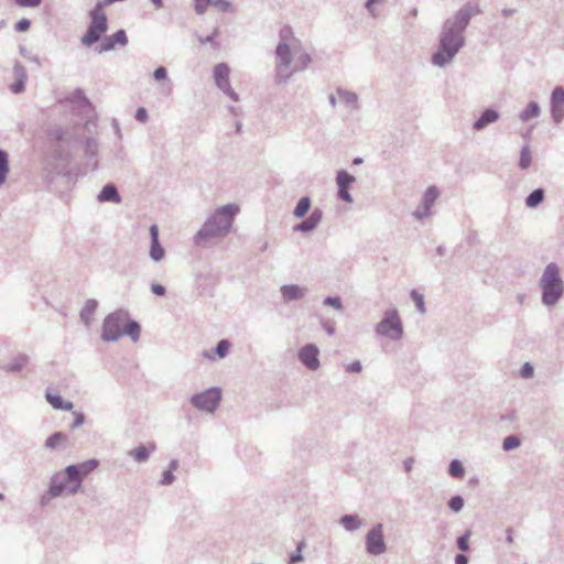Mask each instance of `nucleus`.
Listing matches in <instances>:
<instances>
[{
  "label": "nucleus",
  "mask_w": 564,
  "mask_h": 564,
  "mask_svg": "<svg viewBox=\"0 0 564 564\" xmlns=\"http://www.w3.org/2000/svg\"><path fill=\"white\" fill-rule=\"evenodd\" d=\"M221 400V391L219 388H208L202 392L195 393L191 397L192 405L207 413H214Z\"/></svg>",
  "instance_id": "nucleus-8"
},
{
  "label": "nucleus",
  "mask_w": 564,
  "mask_h": 564,
  "mask_svg": "<svg viewBox=\"0 0 564 564\" xmlns=\"http://www.w3.org/2000/svg\"><path fill=\"white\" fill-rule=\"evenodd\" d=\"M467 563H468V558L463 554H459L455 557V564H467Z\"/></svg>",
  "instance_id": "nucleus-57"
},
{
  "label": "nucleus",
  "mask_w": 564,
  "mask_h": 564,
  "mask_svg": "<svg viewBox=\"0 0 564 564\" xmlns=\"http://www.w3.org/2000/svg\"><path fill=\"white\" fill-rule=\"evenodd\" d=\"M239 212L240 207L235 203L216 208L194 235V246L203 249L210 248L218 240L225 238L231 231L234 220Z\"/></svg>",
  "instance_id": "nucleus-2"
},
{
  "label": "nucleus",
  "mask_w": 564,
  "mask_h": 564,
  "mask_svg": "<svg viewBox=\"0 0 564 564\" xmlns=\"http://www.w3.org/2000/svg\"><path fill=\"white\" fill-rule=\"evenodd\" d=\"M151 2L153 3V6L155 7V9H161L163 8V0H151Z\"/></svg>",
  "instance_id": "nucleus-61"
},
{
  "label": "nucleus",
  "mask_w": 564,
  "mask_h": 564,
  "mask_svg": "<svg viewBox=\"0 0 564 564\" xmlns=\"http://www.w3.org/2000/svg\"><path fill=\"white\" fill-rule=\"evenodd\" d=\"M90 22L85 34L80 37V43L90 47L100 40H102V35L108 30V18L102 10V3H97L89 11Z\"/></svg>",
  "instance_id": "nucleus-6"
},
{
  "label": "nucleus",
  "mask_w": 564,
  "mask_h": 564,
  "mask_svg": "<svg viewBox=\"0 0 564 564\" xmlns=\"http://www.w3.org/2000/svg\"><path fill=\"white\" fill-rule=\"evenodd\" d=\"M98 307V302L94 299H90L86 301L85 305L83 306L79 316L80 319L86 324L89 325L94 314L96 313Z\"/></svg>",
  "instance_id": "nucleus-19"
},
{
  "label": "nucleus",
  "mask_w": 564,
  "mask_h": 564,
  "mask_svg": "<svg viewBox=\"0 0 564 564\" xmlns=\"http://www.w3.org/2000/svg\"><path fill=\"white\" fill-rule=\"evenodd\" d=\"M321 219H322V212H318V209H316L315 212H312V215L306 220H304L301 225H299L295 229L302 230V231H310L317 226V224L321 221Z\"/></svg>",
  "instance_id": "nucleus-22"
},
{
  "label": "nucleus",
  "mask_w": 564,
  "mask_h": 564,
  "mask_svg": "<svg viewBox=\"0 0 564 564\" xmlns=\"http://www.w3.org/2000/svg\"><path fill=\"white\" fill-rule=\"evenodd\" d=\"M73 409V403L70 401H63L62 406L58 410L69 411Z\"/></svg>",
  "instance_id": "nucleus-58"
},
{
  "label": "nucleus",
  "mask_w": 564,
  "mask_h": 564,
  "mask_svg": "<svg viewBox=\"0 0 564 564\" xmlns=\"http://www.w3.org/2000/svg\"><path fill=\"white\" fill-rule=\"evenodd\" d=\"M178 467V462L176 459H172L169 464V469L171 471H174Z\"/></svg>",
  "instance_id": "nucleus-59"
},
{
  "label": "nucleus",
  "mask_w": 564,
  "mask_h": 564,
  "mask_svg": "<svg viewBox=\"0 0 564 564\" xmlns=\"http://www.w3.org/2000/svg\"><path fill=\"white\" fill-rule=\"evenodd\" d=\"M543 302L553 305L563 292V284L558 278V270L555 264H549L542 276Z\"/></svg>",
  "instance_id": "nucleus-7"
},
{
  "label": "nucleus",
  "mask_w": 564,
  "mask_h": 564,
  "mask_svg": "<svg viewBox=\"0 0 564 564\" xmlns=\"http://www.w3.org/2000/svg\"><path fill=\"white\" fill-rule=\"evenodd\" d=\"M151 291L153 294H155L158 296H164L166 293V289L163 285L158 284V283L151 284Z\"/></svg>",
  "instance_id": "nucleus-49"
},
{
  "label": "nucleus",
  "mask_w": 564,
  "mask_h": 564,
  "mask_svg": "<svg viewBox=\"0 0 564 564\" xmlns=\"http://www.w3.org/2000/svg\"><path fill=\"white\" fill-rule=\"evenodd\" d=\"M15 3L23 8H36L42 3V0H14Z\"/></svg>",
  "instance_id": "nucleus-46"
},
{
  "label": "nucleus",
  "mask_w": 564,
  "mask_h": 564,
  "mask_svg": "<svg viewBox=\"0 0 564 564\" xmlns=\"http://www.w3.org/2000/svg\"><path fill=\"white\" fill-rule=\"evenodd\" d=\"M30 26L31 21L26 18H23L15 23L14 29L18 32H26L30 29Z\"/></svg>",
  "instance_id": "nucleus-44"
},
{
  "label": "nucleus",
  "mask_w": 564,
  "mask_h": 564,
  "mask_svg": "<svg viewBox=\"0 0 564 564\" xmlns=\"http://www.w3.org/2000/svg\"><path fill=\"white\" fill-rule=\"evenodd\" d=\"M135 119L140 122H145L148 119V111L144 107H139L135 112Z\"/></svg>",
  "instance_id": "nucleus-51"
},
{
  "label": "nucleus",
  "mask_w": 564,
  "mask_h": 564,
  "mask_svg": "<svg viewBox=\"0 0 564 564\" xmlns=\"http://www.w3.org/2000/svg\"><path fill=\"white\" fill-rule=\"evenodd\" d=\"M212 3V0H195V12L197 14H204L206 12L207 7Z\"/></svg>",
  "instance_id": "nucleus-42"
},
{
  "label": "nucleus",
  "mask_w": 564,
  "mask_h": 564,
  "mask_svg": "<svg viewBox=\"0 0 564 564\" xmlns=\"http://www.w3.org/2000/svg\"><path fill=\"white\" fill-rule=\"evenodd\" d=\"M379 0H368V8H371L376 2H378Z\"/></svg>",
  "instance_id": "nucleus-63"
},
{
  "label": "nucleus",
  "mask_w": 564,
  "mask_h": 564,
  "mask_svg": "<svg viewBox=\"0 0 564 564\" xmlns=\"http://www.w3.org/2000/svg\"><path fill=\"white\" fill-rule=\"evenodd\" d=\"M479 10L470 4L460 8L453 19L446 20L443 25V34L438 51L433 55L434 65H443L449 62L464 44L463 32L473 15Z\"/></svg>",
  "instance_id": "nucleus-1"
},
{
  "label": "nucleus",
  "mask_w": 564,
  "mask_h": 564,
  "mask_svg": "<svg viewBox=\"0 0 564 564\" xmlns=\"http://www.w3.org/2000/svg\"><path fill=\"white\" fill-rule=\"evenodd\" d=\"M551 105H553V117L555 120H560L563 117L562 108L564 106V89L556 87L553 89V96H551Z\"/></svg>",
  "instance_id": "nucleus-18"
},
{
  "label": "nucleus",
  "mask_w": 564,
  "mask_h": 564,
  "mask_svg": "<svg viewBox=\"0 0 564 564\" xmlns=\"http://www.w3.org/2000/svg\"><path fill=\"white\" fill-rule=\"evenodd\" d=\"M98 466L99 460L96 458L66 466L64 475L56 473L51 477L47 494L51 497H61L65 492L76 495L82 488L84 478Z\"/></svg>",
  "instance_id": "nucleus-3"
},
{
  "label": "nucleus",
  "mask_w": 564,
  "mask_h": 564,
  "mask_svg": "<svg viewBox=\"0 0 564 564\" xmlns=\"http://www.w3.org/2000/svg\"><path fill=\"white\" fill-rule=\"evenodd\" d=\"M66 131L63 128H55L51 131L50 135L57 141L64 139Z\"/></svg>",
  "instance_id": "nucleus-50"
},
{
  "label": "nucleus",
  "mask_w": 564,
  "mask_h": 564,
  "mask_svg": "<svg viewBox=\"0 0 564 564\" xmlns=\"http://www.w3.org/2000/svg\"><path fill=\"white\" fill-rule=\"evenodd\" d=\"M229 66L226 63H219L214 67V79L216 86L223 90L232 101H238V94L229 84Z\"/></svg>",
  "instance_id": "nucleus-10"
},
{
  "label": "nucleus",
  "mask_w": 564,
  "mask_h": 564,
  "mask_svg": "<svg viewBox=\"0 0 564 564\" xmlns=\"http://www.w3.org/2000/svg\"><path fill=\"white\" fill-rule=\"evenodd\" d=\"M210 6H214L221 12H229L231 10V3L227 0H212Z\"/></svg>",
  "instance_id": "nucleus-41"
},
{
  "label": "nucleus",
  "mask_w": 564,
  "mask_h": 564,
  "mask_svg": "<svg viewBox=\"0 0 564 564\" xmlns=\"http://www.w3.org/2000/svg\"><path fill=\"white\" fill-rule=\"evenodd\" d=\"M540 115V108L535 101H530L527 108L521 112L520 118L522 121H528Z\"/></svg>",
  "instance_id": "nucleus-27"
},
{
  "label": "nucleus",
  "mask_w": 564,
  "mask_h": 564,
  "mask_svg": "<svg viewBox=\"0 0 564 564\" xmlns=\"http://www.w3.org/2000/svg\"><path fill=\"white\" fill-rule=\"evenodd\" d=\"M448 473L454 478H462L464 476V467L460 462L454 459L451 462Z\"/></svg>",
  "instance_id": "nucleus-34"
},
{
  "label": "nucleus",
  "mask_w": 564,
  "mask_h": 564,
  "mask_svg": "<svg viewBox=\"0 0 564 564\" xmlns=\"http://www.w3.org/2000/svg\"><path fill=\"white\" fill-rule=\"evenodd\" d=\"M13 75L15 80L10 86V90L13 94H21L25 90L28 74L25 67L20 62H15V64L13 65Z\"/></svg>",
  "instance_id": "nucleus-15"
},
{
  "label": "nucleus",
  "mask_w": 564,
  "mask_h": 564,
  "mask_svg": "<svg viewBox=\"0 0 564 564\" xmlns=\"http://www.w3.org/2000/svg\"><path fill=\"white\" fill-rule=\"evenodd\" d=\"M463 506H464V500L459 496L452 497L448 502L449 509L453 510L454 512L460 511Z\"/></svg>",
  "instance_id": "nucleus-40"
},
{
  "label": "nucleus",
  "mask_w": 564,
  "mask_h": 564,
  "mask_svg": "<svg viewBox=\"0 0 564 564\" xmlns=\"http://www.w3.org/2000/svg\"><path fill=\"white\" fill-rule=\"evenodd\" d=\"M362 369L361 365L359 361H355V362H351L349 364L347 367H346V370L348 372H360Z\"/></svg>",
  "instance_id": "nucleus-53"
},
{
  "label": "nucleus",
  "mask_w": 564,
  "mask_h": 564,
  "mask_svg": "<svg viewBox=\"0 0 564 564\" xmlns=\"http://www.w3.org/2000/svg\"><path fill=\"white\" fill-rule=\"evenodd\" d=\"M46 400L56 410H58L62 406V403L64 401V399L59 394H52L50 392H46Z\"/></svg>",
  "instance_id": "nucleus-37"
},
{
  "label": "nucleus",
  "mask_w": 564,
  "mask_h": 564,
  "mask_svg": "<svg viewBox=\"0 0 564 564\" xmlns=\"http://www.w3.org/2000/svg\"><path fill=\"white\" fill-rule=\"evenodd\" d=\"M72 101H80L84 105L89 104L88 98L85 96L83 89L80 88L75 89V91L73 93Z\"/></svg>",
  "instance_id": "nucleus-45"
},
{
  "label": "nucleus",
  "mask_w": 564,
  "mask_h": 564,
  "mask_svg": "<svg viewBox=\"0 0 564 564\" xmlns=\"http://www.w3.org/2000/svg\"><path fill=\"white\" fill-rule=\"evenodd\" d=\"M218 34H219V31L216 28V29H214L212 34H209L208 36L203 37V36L198 35L197 40L200 44H212L216 47L218 44L215 42V39L218 36Z\"/></svg>",
  "instance_id": "nucleus-36"
},
{
  "label": "nucleus",
  "mask_w": 564,
  "mask_h": 564,
  "mask_svg": "<svg viewBox=\"0 0 564 564\" xmlns=\"http://www.w3.org/2000/svg\"><path fill=\"white\" fill-rule=\"evenodd\" d=\"M532 163V153L528 147H523L520 151L519 166L528 169Z\"/></svg>",
  "instance_id": "nucleus-31"
},
{
  "label": "nucleus",
  "mask_w": 564,
  "mask_h": 564,
  "mask_svg": "<svg viewBox=\"0 0 564 564\" xmlns=\"http://www.w3.org/2000/svg\"><path fill=\"white\" fill-rule=\"evenodd\" d=\"M340 523L347 529V530H355L359 527L360 522L357 517L354 516H345L340 519Z\"/></svg>",
  "instance_id": "nucleus-35"
},
{
  "label": "nucleus",
  "mask_w": 564,
  "mask_h": 564,
  "mask_svg": "<svg viewBox=\"0 0 564 564\" xmlns=\"http://www.w3.org/2000/svg\"><path fill=\"white\" fill-rule=\"evenodd\" d=\"M10 173L9 154L0 148V187L7 182Z\"/></svg>",
  "instance_id": "nucleus-21"
},
{
  "label": "nucleus",
  "mask_w": 564,
  "mask_h": 564,
  "mask_svg": "<svg viewBox=\"0 0 564 564\" xmlns=\"http://www.w3.org/2000/svg\"><path fill=\"white\" fill-rule=\"evenodd\" d=\"M174 478L175 477L173 475V471L166 469L162 473V478L160 480V484L163 486L171 485L174 481Z\"/></svg>",
  "instance_id": "nucleus-47"
},
{
  "label": "nucleus",
  "mask_w": 564,
  "mask_h": 564,
  "mask_svg": "<svg viewBox=\"0 0 564 564\" xmlns=\"http://www.w3.org/2000/svg\"><path fill=\"white\" fill-rule=\"evenodd\" d=\"M97 199L100 203H121V196L118 192L117 186L113 183L106 184L97 195Z\"/></svg>",
  "instance_id": "nucleus-17"
},
{
  "label": "nucleus",
  "mask_w": 564,
  "mask_h": 564,
  "mask_svg": "<svg viewBox=\"0 0 564 564\" xmlns=\"http://www.w3.org/2000/svg\"><path fill=\"white\" fill-rule=\"evenodd\" d=\"M520 442L516 436H509L503 442V448L506 451L514 449L519 446Z\"/></svg>",
  "instance_id": "nucleus-43"
},
{
  "label": "nucleus",
  "mask_w": 564,
  "mask_h": 564,
  "mask_svg": "<svg viewBox=\"0 0 564 564\" xmlns=\"http://www.w3.org/2000/svg\"><path fill=\"white\" fill-rule=\"evenodd\" d=\"M141 326L130 318L124 310H117L108 314L101 327V339L106 343L117 341L123 335L130 337L133 343L140 339Z\"/></svg>",
  "instance_id": "nucleus-5"
},
{
  "label": "nucleus",
  "mask_w": 564,
  "mask_h": 564,
  "mask_svg": "<svg viewBox=\"0 0 564 564\" xmlns=\"http://www.w3.org/2000/svg\"><path fill=\"white\" fill-rule=\"evenodd\" d=\"M153 77L155 80H164L167 77V70L163 66H159L153 72Z\"/></svg>",
  "instance_id": "nucleus-48"
},
{
  "label": "nucleus",
  "mask_w": 564,
  "mask_h": 564,
  "mask_svg": "<svg viewBox=\"0 0 564 564\" xmlns=\"http://www.w3.org/2000/svg\"><path fill=\"white\" fill-rule=\"evenodd\" d=\"M52 498L47 492L41 497V505L45 506L47 503V500Z\"/></svg>",
  "instance_id": "nucleus-62"
},
{
  "label": "nucleus",
  "mask_w": 564,
  "mask_h": 564,
  "mask_svg": "<svg viewBox=\"0 0 564 564\" xmlns=\"http://www.w3.org/2000/svg\"><path fill=\"white\" fill-rule=\"evenodd\" d=\"M325 304H327V305H332V306H334L335 308H339V310H340V307H341V305H340V300H339L338 297H327V299L325 300Z\"/></svg>",
  "instance_id": "nucleus-54"
},
{
  "label": "nucleus",
  "mask_w": 564,
  "mask_h": 564,
  "mask_svg": "<svg viewBox=\"0 0 564 564\" xmlns=\"http://www.w3.org/2000/svg\"><path fill=\"white\" fill-rule=\"evenodd\" d=\"M84 421H85L84 413H82V412L75 413V420L72 423L70 427L72 429H77V427H79V426H82L84 424Z\"/></svg>",
  "instance_id": "nucleus-52"
},
{
  "label": "nucleus",
  "mask_w": 564,
  "mask_h": 564,
  "mask_svg": "<svg viewBox=\"0 0 564 564\" xmlns=\"http://www.w3.org/2000/svg\"><path fill=\"white\" fill-rule=\"evenodd\" d=\"M282 295L286 301L299 300L303 296V289L296 286V284H289L288 286H282Z\"/></svg>",
  "instance_id": "nucleus-25"
},
{
  "label": "nucleus",
  "mask_w": 564,
  "mask_h": 564,
  "mask_svg": "<svg viewBox=\"0 0 564 564\" xmlns=\"http://www.w3.org/2000/svg\"><path fill=\"white\" fill-rule=\"evenodd\" d=\"M377 333L391 339H400L403 334L401 319L397 311H388L384 318L378 323Z\"/></svg>",
  "instance_id": "nucleus-9"
},
{
  "label": "nucleus",
  "mask_w": 564,
  "mask_h": 564,
  "mask_svg": "<svg viewBox=\"0 0 564 564\" xmlns=\"http://www.w3.org/2000/svg\"><path fill=\"white\" fill-rule=\"evenodd\" d=\"M533 375V368L529 365V364H525L522 369H521V376L523 378H529Z\"/></svg>",
  "instance_id": "nucleus-55"
},
{
  "label": "nucleus",
  "mask_w": 564,
  "mask_h": 564,
  "mask_svg": "<svg viewBox=\"0 0 564 564\" xmlns=\"http://www.w3.org/2000/svg\"><path fill=\"white\" fill-rule=\"evenodd\" d=\"M469 538L470 532H467L457 539V546L460 551L467 552L469 550Z\"/></svg>",
  "instance_id": "nucleus-39"
},
{
  "label": "nucleus",
  "mask_w": 564,
  "mask_h": 564,
  "mask_svg": "<svg viewBox=\"0 0 564 564\" xmlns=\"http://www.w3.org/2000/svg\"><path fill=\"white\" fill-rule=\"evenodd\" d=\"M129 455L138 463H145L150 457V451L144 445H140L130 451Z\"/></svg>",
  "instance_id": "nucleus-26"
},
{
  "label": "nucleus",
  "mask_w": 564,
  "mask_h": 564,
  "mask_svg": "<svg viewBox=\"0 0 564 564\" xmlns=\"http://www.w3.org/2000/svg\"><path fill=\"white\" fill-rule=\"evenodd\" d=\"M85 154L88 158H95L98 153L99 144L97 140L93 137H88L85 139Z\"/></svg>",
  "instance_id": "nucleus-28"
},
{
  "label": "nucleus",
  "mask_w": 564,
  "mask_h": 564,
  "mask_svg": "<svg viewBox=\"0 0 564 564\" xmlns=\"http://www.w3.org/2000/svg\"><path fill=\"white\" fill-rule=\"evenodd\" d=\"M544 199L543 189L533 191L525 199V204L529 207L538 206Z\"/></svg>",
  "instance_id": "nucleus-30"
},
{
  "label": "nucleus",
  "mask_w": 564,
  "mask_h": 564,
  "mask_svg": "<svg viewBox=\"0 0 564 564\" xmlns=\"http://www.w3.org/2000/svg\"><path fill=\"white\" fill-rule=\"evenodd\" d=\"M281 37L282 42L276 47V68L280 75L288 77L307 66L310 56L303 51L290 29H284Z\"/></svg>",
  "instance_id": "nucleus-4"
},
{
  "label": "nucleus",
  "mask_w": 564,
  "mask_h": 564,
  "mask_svg": "<svg viewBox=\"0 0 564 564\" xmlns=\"http://www.w3.org/2000/svg\"><path fill=\"white\" fill-rule=\"evenodd\" d=\"M149 230L151 237L149 256L154 262H160L165 256V250L160 243L159 227L158 225L153 224L150 226Z\"/></svg>",
  "instance_id": "nucleus-13"
},
{
  "label": "nucleus",
  "mask_w": 564,
  "mask_h": 564,
  "mask_svg": "<svg viewBox=\"0 0 564 564\" xmlns=\"http://www.w3.org/2000/svg\"><path fill=\"white\" fill-rule=\"evenodd\" d=\"M29 362V356L24 354L17 355L11 362L6 367L7 371L10 372H19L21 371Z\"/></svg>",
  "instance_id": "nucleus-24"
},
{
  "label": "nucleus",
  "mask_w": 564,
  "mask_h": 564,
  "mask_svg": "<svg viewBox=\"0 0 564 564\" xmlns=\"http://www.w3.org/2000/svg\"><path fill=\"white\" fill-rule=\"evenodd\" d=\"M64 440H66V435H65L64 433H62V432H55V433H53L52 435H50V436L47 437V440L45 441V446H46L47 448H52V449H54V448H56V447H57V445H58L62 441H64Z\"/></svg>",
  "instance_id": "nucleus-33"
},
{
  "label": "nucleus",
  "mask_w": 564,
  "mask_h": 564,
  "mask_svg": "<svg viewBox=\"0 0 564 564\" xmlns=\"http://www.w3.org/2000/svg\"><path fill=\"white\" fill-rule=\"evenodd\" d=\"M499 116L494 110H486L481 113V116L478 118V120L475 122L474 127L477 130H481L487 124L495 122L498 120Z\"/></svg>",
  "instance_id": "nucleus-23"
},
{
  "label": "nucleus",
  "mask_w": 564,
  "mask_h": 564,
  "mask_svg": "<svg viewBox=\"0 0 564 564\" xmlns=\"http://www.w3.org/2000/svg\"><path fill=\"white\" fill-rule=\"evenodd\" d=\"M128 44V36L123 29L116 31L111 35H106L101 44L96 47L98 54L115 50L116 45L126 46Z\"/></svg>",
  "instance_id": "nucleus-12"
},
{
  "label": "nucleus",
  "mask_w": 564,
  "mask_h": 564,
  "mask_svg": "<svg viewBox=\"0 0 564 564\" xmlns=\"http://www.w3.org/2000/svg\"><path fill=\"white\" fill-rule=\"evenodd\" d=\"M411 299L412 301L414 302L416 308L421 312V313H424L425 312V306H424V299H423V295H421L420 293H417L416 291H413L411 292Z\"/></svg>",
  "instance_id": "nucleus-38"
},
{
  "label": "nucleus",
  "mask_w": 564,
  "mask_h": 564,
  "mask_svg": "<svg viewBox=\"0 0 564 564\" xmlns=\"http://www.w3.org/2000/svg\"><path fill=\"white\" fill-rule=\"evenodd\" d=\"M355 182V178L349 175L346 171H339L337 174V186L339 188H348L352 183Z\"/></svg>",
  "instance_id": "nucleus-32"
},
{
  "label": "nucleus",
  "mask_w": 564,
  "mask_h": 564,
  "mask_svg": "<svg viewBox=\"0 0 564 564\" xmlns=\"http://www.w3.org/2000/svg\"><path fill=\"white\" fill-rule=\"evenodd\" d=\"M300 360L306 368L316 370L319 367L317 347L314 345H305L302 347L300 349Z\"/></svg>",
  "instance_id": "nucleus-14"
},
{
  "label": "nucleus",
  "mask_w": 564,
  "mask_h": 564,
  "mask_svg": "<svg viewBox=\"0 0 564 564\" xmlns=\"http://www.w3.org/2000/svg\"><path fill=\"white\" fill-rule=\"evenodd\" d=\"M367 551L372 555L381 554L386 551L383 542L382 525L378 524L367 534Z\"/></svg>",
  "instance_id": "nucleus-11"
},
{
  "label": "nucleus",
  "mask_w": 564,
  "mask_h": 564,
  "mask_svg": "<svg viewBox=\"0 0 564 564\" xmlns=\"http://www.w3.org/2000/svg\"><path fill=\"white\" fill-rule=\"evenodd\" d=\"M440 195V192L436 187L431 186L426 189L423 196V205H424V213L422 215H419V217H423L429 215L431 206L434 204V202L437 199Z\"/></svg>",
  "instance_id": "nucleus-20"
},
{
  "label": "nucleus",
  "mask_w": 564,
  "mask_h": 564,
  "mask_svg": "<svg viewBox=\"0 0 564 564\" xmlns=\"http://www.w3.org/2000/svg\"><path fill=\"white\" fill-rule=\"evenodd\" d=\"M236 127H237V131H238V132H240V131H241V129H242V122L238 121V122L236 123Z\"/></svg>",
  "instance_id": "nucleus-64"
},
{
  "label": "nucleus",
  "mask_w": 564,
  "mask_h": 564,
  "mask_svg": "<svg viewBox=\"0 0 564 564\" xmlns=\"http://www.w3.org/2000/svg\"><path fill=\"white\" fill-rule=\"evenodd\" d=\"M230 347L231 343L228 339H221L213 350H204L202 355L205 359L210 361L216 360V358L224 359L229 354Z\"/></svg>",
  "instance_id": "nucleus-16"
},
{
  "label": "nucleus",
  "mask_w": 564,
  "mask_h": 564,
  "mask_svg": "<svg viewBox=\"0 0 564 564\" xmlns=\"http://www.w3.org/2000/svg\"><path fill=\"white\" fill-rule=\"evenodd\" d=\"M339 198L346 202H351V197L348 193V188H339Z\"/></svg>",
  "instance_id": "nucleus-56"
},
{
  "label": "nucleus",
  "mask_w": 564,
  "mask_h": 564,
  "mask_svg": "<svg viewBox=\"0 0 564 564\" xmlns=\"http://www.w3.org/2000/svg\"><path fill=\"white\" fill-rule=\"evenodd\" d=\"M310 206H311L310 198L302 197L294 209V216L296 218H303L305 216V214L308 212Z\"/></svg>",
  "instance_id": "nucleus-29"
},
{
  "label": "nucleus",
  "mask_w": 564,
  "mask_h": 564,
  "mask_svg": "<svg viewBox=\"0 0 564 564\" xmlns=\"http://www.w3.org/2000/svg\"><path fill=\"white\" fill-rule=\"evenodd\" d=\"M303 557L301 556V546L299 547V553L296 555H293L291 557V563H296L301 561Z\"/></svg>",
  "instance_id": "nucleus-60"
}]
</instances>
